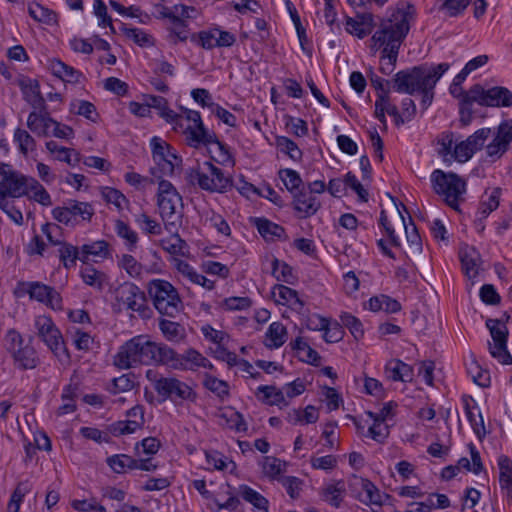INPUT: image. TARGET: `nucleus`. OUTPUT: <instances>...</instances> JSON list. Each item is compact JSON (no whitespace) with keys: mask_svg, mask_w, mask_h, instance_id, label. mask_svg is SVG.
I'll use <instances>...</instances> for the list:
<instances>
[{"mask_svg":"<svg viewBox=\"0 0 512 512\" xmlns=\"http://www.w3.org/2000/svg\"><path fill=\"white\" fill-rule=\"evenodd\" d=\"M273 295L277 297L275 301L282 305H298L300 308L304 306V302L298 297V292L288 286L277 284L273 288Z\"/></svg>","mask_w":512,"mask_h":512,"instance_id":"c756f323","label":"nucleus"},{"mask_svg":"<svg viewBox=\"0 0 512 512\" xmlns=\"http://www.w3.org/2000/svg\"><path fill=\"white\" fill-rule=\"evenodd\" d=\"M345 493V484L339 481L335 484L328 485L323 492L324 499L335 507H339Z\"/></svg>","mask_w":512,"mask_h":512,"instance_id":"a18cd8bd","label":"nucleus"},{"mask_svg":"<svg viewBox=\"0 0 512 512\" xmlns=\"http://www.w3.org/2000/svg\"><path fill=\"white\" fill-rule=\"evenodd\" d=\"M107 463L116 473H124L137 468L136 459L126 454L113 455L107 459Z\"/></svg>","mask_w":512,"mask_h":512,"instance_id":"4c0bfd02","label":"nucleus"},{"mask_svg":"<svg viewBox=\"0 0 512 512\" xmlns=\"http://www.w3.org/2000/svg\"><path fill=\"white\" fill-rule=\"evenodd\" d=\"M71 110L78 115L84 116L92 122H96L99 117L95 106L91 102L85 100L73 102L71 104Z\"/></svg>","mask_w":512,"mask_h":512,"instance_id":"5fc2aeb1","label":"nucleus"},{"mask_svg":"<svg viewBox=\"0 0 512 512\" xmlns=\"http://www.w3.org/2000/svg\"><path fill=\"white\" fill-rule=\"evenodd\" d=\"M182 197L171 182L161 180L158 185L157 205L167 230L175 229L181 224L182 214L177 210Z\"/></svg>","mask_w":512,"mask_h":512,"instance_id":"6e6552de","label":"nucleus"},{"mask_svg":"<svg viewBox=\"0 0 512 512\" xmlns=\"http://www.w3.org/2000/svg\"><path fill=\"white\" fill-rule=\"evenodd\" d=\"M189 7L184 5H176L172 9L163 8L161 16L170 21L171 26L175 25L182 19L189 18Z\"/></svg>","mask_w":512,"mask_h":512,"instance_id":"680f3d73","label":"nucleus"},{"mask_svg":"<svg viewBox=\"0 0 512 512\" xmlns=\"http://www.w3.org/2000/svg\"><path fill=\"white\" fill-rule=\"evenodd\" d=\"M26 176L15 172L4 182H0V198H19L26 195Z\"/></svg>","mask_w":512,"mask_h":512,"instance_id":"4be33fe9","label":"nucleus"},{"mask_svg":"<svg viewBox=\"0 0 512 512\" xmlns=\"http://www.w3.org/2000/svg\"><path fill=\"white\" fill-rule=\"evenodd\" d=\"M180 358L183 359V363L187 365V367H183L182 369L195 370L198 367H213L211 362L195 349H188Z\"/></svg>","mask_w":512,"mask_h":512,"instance_id":"58836bf2","label":"nucleus"},{"mask_svg":"<svg viewBox=\"0 0 512 512\" xmlns=\"http://www.w3.org/2000/svg\"><path fill=\"white\" fill-rule=\"evenodd\" d=\"M114 231L118 237L124 240L128 251L133 252L138 243L137 233L124 221L117 219L114 224Z\"/></svg>","mask_w":512,"mask_h":512,"instance_id":"7c9ffc66","label":"nucleus"},{"mask_svg":"<svg viewBox=\"0 0 512 512\" xmlns=\"http://www.w3.org/2000/svg\"><path fill=\"white\" fill-rule=\"evenodd\" d=\"M50 68L56 77L62 79L65 82L80 83V80L83 77L80 71L74 69L72 66H69L60 60H53L50 64Z\"/></svg>","mask_w":512,"mask_h":512,"instance_id":"c85d7f7f","label":"nucleus"},{"mask_svg":"<svg viewBox=\"0 0 512 512\" xmlns=\"http://www.w3.org/2000/svg\"><path fill=\"white\" fill-rule=\"evenodd\" d=\"M255 226L259 234L267 241H274L285 236V229L265 218H256Z\"/></svg>","mask_w":512,"mask_h":512,"instance_id":"cd10ccee","label":"nucleus"},{"mask_svg":"<svg viewBox=\"0 0 512 512\" xmlns=\"http://www.w3.org/2000/svg\"><path fill=\"white\" fill-rule=\"evenodd\" d=\"M67 204L69 206L73 219L79 216L82 218V220L90 221L92 216L94 215V208L88 202L69 200Z\"/></svg>","mask_w":512,"mask_h":512,"instance_id":"603ef678","label":"nucleus"},{"mask_svg":"<svg viewBox=\"0 0 512 512\" xmlns=\"http://www.w3.org/2000/svg\"><path fill=\"white\" fill-rule=\"evenodd\" d=\"M486 326L490 331L493 343H507L508 329L505 323L498 319H487Z\"/></svg>","mask_w":512,"mask_h":512,"instance_id":"49530a36","label":"nucleus"},{"mask_svg":"<svg viewBox=\"0 0 512 512\" xmlns=\"http://www.w3.org/2000/svg\"><path fill=\"white\" fill-rule=\"evenodd\" d=\"M153 354V363L166 365L173 369L187 367V365L183 363V359L180 358V355L163 343L153 342Z\"/></svg>","mask_w":512,"mask_h":512,"instance_id":"6ab92c4d","label":"nucleus"},{"mask_svg":"<svg viewBox=\"0 0 512 512\" xmlns=\"http://www.w3.org/2000/svg\"><path fill=\"white\" fill-rule=\"evenodd\" d=\"M153 341L139 335L120 346L113 363L119 369H129L137 365L153 363Z\"/></svg>","mask_w":512,"mask_h":512,"instance_id":"7ed1b4c3","label":"nucleus"},{"mask_svg":"<svg viewBox=\"0 0 512 512\" xmlns=\"http://www.w3.org/2000/svg\"><path fill=\"white\" fill-rule=\"evenodd\" d=\"M489 351L492 357L500 363L505 365L512 363V356L507 350V343H489Z\"/></svg>","mask_w":512,"mask_h":512,"instance_id":"774afa93","label":"nucleus"},{"mask_svg":"<svg viewBox=\"0 0 512 512\" xmlns=\"http://www.w3.org/2000/svg\"><path fill=\"white\" fill-rule=\"evenodd\" d=\"M257 390L264 395V400L269 405H288L284 397V392L277 389L275 386H259Z\"/></svg>","mask_w":512,"mask_h":512,"instance_id":"de8ad7c7","label":"nucleus"},{"mask_svg":"<svg viewBox=\"0 0 512 512\" xmlns=\"http://www.w3.org/2000/svg\"><path fill=\"white\" fill-rule=\"evenodd\" d=\"M512 141V119L499 124L493 140L486 146V154L491 158H500L509 148Z\"/></svg>","mask_w":512,"mask_h":512,"instance_id":"dca6fc26","label":"nucleus"},{"mask_svg":"<svg viewBox=\"0 0 512 512\" xmlns=\"http://www.w3.org/2000/svg\"><path fill=\"white\" fill-rule=\"evenodd\" d=\"M204 386L220 398H224L229 394V386L227 382L211 375H207L205 377Z\"/></svg>","mask_w":512,"mask_h":512,"instance_id":"e2e57ef3","label":"nucleus"},{"mask_svg":"<svg viewBox=\"0 0 512 512\" xmlns=\"http://www.w3.org/2000/svg\"><path fill=\"white\" fill-rule=\"evenodd\" d=\"M349 487L352 494L362 503L367 505H382L383 496L368 479L353 476L350 480Z\"/></svg>","mask_w":512,"mask_h":512,"instance_id":"4468645a","label":"nucleus"},{"mask_svg":"<svg viewBox=\"0 0 512 512\" xmlns=\"http://www.w3.org/2000/svg\"><path fill=\"white\" fill-rule=\"evenodd\" d=\"M159 328L168 341L180 342L185 337L184 328L179 323L163 319Z\"/></svg>","mask_w":512,"mask_h":512,"instance_id":"ea45409f","label":"nucleus"},{"mask_svg":"<svg viewBox=\"0 0 512 512\" xmlns=\"http://www.w3.org/2000/svg\"><path fill=\"white\" fill-rule=\"evenodd\" d=\"M431 182L434 191L443 197L445 203L454 210H459L460 203L464 200L466 182L453 172H444L440 169L433 171Z\"/></svg>","mask_w":512,"mask_h":512,"instance_id":"423d86ee","label":"nucleus"},{"mask_svg":"<svg viewBox=\"0 0 512 512\" xmlns=\"http://www.w3.org/2000/svg\"><path fill=\"white\" fill-rule=\"evenodd\" d=\"M59 258L65 268L75 266L76 260L80 259L78 248L66 242L62 243L59 248Z\"/></svg>","mask_w":512,"mask_h":512,"instance_id":"3c124183","label":"nucleus"},{"mask_svg":"<svg viewBox=\"0 0 512 512\" xmlns=\"http://www.w3.org/2000/svg\"><path fill=\"white\" fill-rule=\"evenodd\" d=\"M293 196L292 205L299 218H308L315 215L322 204L316 195L307 191L305 186L296 191Z\"/></svg>","mask_w":512,"mask_h":512,"instance_id":"f3484780","label":"nucleus"},{"mask_svg":"<svg viewBox=\"0 0 512 512\" xmlns=\"http://www.w3.org/2000/svg\"><path fill=\"white\" fill-rule=\"evenodd\" d=\"M152 150V158L156 164V168H152L151 172L155 177L158 170L162 175H172L175 168L179 167L182 163L181 157L176 154V151L160 137H153L150 141Z\"/></svg>","mask_w":512,"mask_h":512,"instance_id":"1a4fd4ad","label":"nucleus"},{"mask_svg":"<svg viewBox=\"0 0 512 512\" xmlns=\"http://www.w3.org/2000/svg\"><path fill=\"white\" fill-rule=\"evenodd\" d=\"M449 91L453 97L458 98L460 100V113L464 116V112L467 111L466 123H470L472 118L471 105L474 103V101L470 100L469 98L470 90L466 92L463 90L461 85L452 82Z\"/></svg>","mask_w":512,"mask_h":512,"instance_id":"c9c22d12","label":"nucleus"},{"mask_svg":"<svg viewBox=\"0 0 512 512\" xmlns=\"http://www.w3.org/2000/svg\"><path fill=\"white\" fill-rule=\"evenodd\" d=\"M135 223L146 234L160 235L162 233L161 224L145 213L136 215Z\"/></svg>","mask_w":512,"mask_h":512,"instance_id":"09e8293b","label":"nucleus"},{"mask_svg":"<svg viewBox=\"0 0 512 512\" xmlns=\"http://www.w3.org/2000/svg\"><path fill=\"white\" fill-rule=\"evenodd\" d=\"M387 377L393 381L410 382L413 379V369L401 360H392L386 365Z\"/></svg>","mask_w":512,"mask_h":512,"instance_id":"a878e982","label":"nucleus"},{"mask_svg":"<svg viewBox=\"0 0 512 512\" xmlns=\"http://www.w3.org/2000/svg\"><path fill=\"white\" fill-rule=\"evenodd\" d=\"M499 482L502 489L507 490V494L512 493V461L505 455L498 458Z\"/></svg>","mask_w":512,"mask_h":512,"instance_id":"e433bc0d","label":"nucleus"},{"mask_svg":"<svg viewBox=\"0 0 512 512\" xmlns=\"http://www.w3.org/2000/svg\"><path fill=\"white\" fill-rule=\"evenodd\" d=\"M512 141V119L499 124L493 140L486 146V154L491 158H500L509 148Z\"/></svg>","mask_w":512,"mask_h":512,"instance_id":"2eb2a0df","label":"nucleus"},{"mask_svg":"<svg viewBox=\"0 0 512 512\" xmlns=\"http://www.w3.org/2000/svg\"><path fill=\"white\" fill-rule=\"evenodd\" d=\"M211 144H215L214 150H210V153H213L211 156L212 160L221 165L230 164L231 166H234L235 161L229 151V148L224 143L220 142L216 137V142H212Z\"/></svg>","mask_w":512,"mask_h":512,"instance_id":"8fccbe9b","label":"nucleus"},{"mask_svg":"<svg viewBox=\"0 0 512 512\" xmlns=\"http://www.w3.org/2000/svg\"><path fill=\"white\" fill-rule=\"evenodd\" d=\"M501 194L502 190L499 187L485 190L481 197L477 212L478 215H480L478 219L480 223L482 222L483 219L487 218L490 215V213H492L498 208L500 204Z\"/></svg>","mask_w":512,"mask_h":512,"instance_id":"5701e85b","label":"nucleus"},{"mask_svg":"<svg viewBox=\"0 0 512 512\" xmlns=\"http://www.w3.org/2000/svg\"><path fill=\"white\" fill-rule=\"evenodd\" d=\"M469 98L481 106H512V92L506 87L501 86L484 89L480 84H475L470 88Z\"/></svg>","mask_w":512,"mask_h":512,"instance_id":"f8f14e48","label":"nucleus"},{"mask_svg":"<svg viewBox=\"0 0 512 512\" xmlns=\"http://www.w3.org/2000/svg\"><path fill=\"white\" fill-rule=\"evenodd\" d=\"M184 134L187 144L193 148H198L201 145L207 146L212 142H216V134L208 131L203 123L200 125H189L184 130Z\"/></svg>","mask_w":512,"mask_h":512,"instance_id":"aec40b11","label":"nucleus"},{"mask_svg":"<svg viewBox=\"0 0 512 512\" xmlns=\"http://www.w3.org/2000/svg\"><path fill=\"white\" fill-rule=\"evenodd\" d=\"M146 378L163 400L170 399L174 402L178 400L196 401L197 394L192 387L176 377H163L157 371L149 369L146 371Z\"/></svg>","mask_w":512,"mask_h":512,"instance_id":"0eeeda50","label":"nucleus"},{"mask_svg":"<svg viewBox=\"0 0 512 512\" xmlns=\"http://www.w3.org/2000/svg\"><path fill=\"white\" fill-rule=\"evenodd\" d=\"M102 196L106 202L113 204L118 211H122L129 204L125 195L115 188L105 187L102 190Z\"/></svg>","mask_w":512,"mask_h":512,"instance_id":"864d4df0","label":"nucleus"},{"mask_svg":"<svg viewBox=\"0 0 512 512\" xmlns=\"http://www.w3.org/2000/svg\"><path fill=\"white\" fill-rule=\"evenodd\" d=\"M286 338V327L280 322H273L266 332V346L269 348H279L285 343Z\"/></svg>","mask_w":512,"mask_h":512,"instance_id":"f704fd0d","label":"nucleus"},{"mask_svg":"<svg viewBox=\"0 0 512 512\" xmlns=\"http://www.w3.org/2000/svg\"><path fill=\"white\" fill-rule=\"evenodd\" d=\"M115 299L119 309H127L148 317L151 310L147 305L145 293L134 283L125 282L115 289Z\"/></svg>","mask_w":512,"mask_h":512,"instance_id":"9d476101","label":"nucleus"},{"mask_svg":"<svg viewBox=\"0 0 512 512\" xmlns=\"http://www.w3.org/2000/svg\"><path fill=\"white\" fill-rule=\"evenodd\" d=\"M122 31L128 38L132 39L141 47L152 46L154 44L152 36L141 29L123 26Z\"/></svg>","mask_w":512,"mask_h":512,"instance_id":"bf43d9fd","label":"nucleus"},{"mask_svg":"<svg viewBox=\"0 0 512 512\" xmlns=\"http://www.w3.org/2000/svg\"><path fill=\"white\" fill-rule=\"evenodd\" d=\"M21 90L24 99L34 108V110H45L47 105L40 93V87L37 80L29 79L25 82H21Z\"/></svg>","mask_w":512,"mask_h":512,"instance_id":"b1692460","label":"nucleus"},{"mask_svg":"<svg viewBox=\"0 0 512 512\" xmlns=\"http://www.w3.org/2000/svg\"><path fill=\"white\" fill-rule=\"evenodd\" d=\"M54 119L50 116L48 108L32 111L27 119L28 128L38 136H47Z\"/></svg>","mask_w":512,"mask_h":512,"instance_id":"412c9836","label":"nucleus"},{"mask_svg":"<svg viewBox=\"0 0 512 512\" xmlns=\"http://www.w3.org/2000/svg\"><path fill=\"white\" fill-rule=\"evenodd\" d=\"M29 15L37 22L52 24L56 21V14L43 7L39 3H33L28 6Z\"/></svg>","mask_w":512,"mask_h":512,"instance_id":"c03bdc74","label":"nucleus"},{"mask_svg":"<svg viewBox=\"0 0 512 512\" xmlns=\"http://www.w3.org/2000/svg\"><path fill=\"white\" fill-rule=\"evenodd\" d=\"M142 428L141 421H132L130 419L125 421H117L111 425L110 431L114 436H121L131 434Z\"/></svg>","mask_w":512,"mask_h":512,"instance_id":"13d9d810","label":"nucleus"},{"mask_svg":"<svg viewBox=\"0 0 512 512\" xmlns=\"http://www.w3.org/2000/svg\"><path fill=\"white\" fill-rule=\"evenodd\" d=\"M35 327L37 329L38 336L44 341L56 357L59 359H62V357L67 359L69 358L61 332L55 326L50 317L45 315L38 316L35 319Z\"/></svg>","mask_w":512,"mask_h":512,"instance_id":"9b49d317","label":"nucleus"},{"mask_svg":"<svg viewBox=\"0 0 512 512\" xmlns=\"http://www.w3.org/2000/svg\"><path fill=\"white\" fill-rule=\"evenodd\" d=\"M176 268L179 273L189 279L192 283L200 285L207 290H212L214 288V281L206 278L202 274L197 273V271H195L189 263L183 260H177Z\"/></svg>","mask_w":512,"mask_h":512,"instance_id":"bb28decb","label":"nucleus"},{"mask_svg":"<svg viewBox=\"0 0 512 512\" xmlns=\"http://www.w3.org/2000/svg\"><path fill=\"white\" fill-rule=\"evenodd\" d=\"M276 145L283 153L289 155L293 160H297L302 157V152L298 148L297 144L287 137H277Z\"/></svg>","mask_w":512,"mask_h":512,"instance_id":"69168bd1","label":"nucleus"},{"mask_svg":"<svg viewBox=\"0 0 512 512\" xmlns=\"http://www.w3.org/2000/svg\"><path fill=\"white\" fill-rule=\"evenodd\" d=\"M342 325L347 327L353 337L358 340L363 337L364 330L361 321L350 313H343L340 316Z\"/></svg>","mask_w":512,"mask_h":512,"instance_id":"052dcab7","label":"nucleus"},{"mask_svg":"<svg viewBox=\"0 0 512 512\" xmlns=\"http://www.w3.org/2000/svg\"><path fill=\"white\" fill-rule=\"evenodd\" d=\"M459 257L465 275L470 280L475 279L482 266L480 253L474 247L465 245L460 248Z\"/></svg>","mask_w":512,"mask_h":512,"instance_id":"a211bd4d","label":"nucleus"},{"mask_svg":"<svg viewBox=\"0 0 512 512\" xmlns=\"http://www.w3.org/2000/svg\"><path fill=\"white\" fill-rule=\"evenodd\" d=\"M415 9L406 2H401L392 11L387 19H383L379 29L371 37V49L377 51L383 47L382 58L388 59L383 64L381 72L389 75L393 72L400 46L410 30V22L413 20Z\"/></svg>","mask_w":512,"mask_h":512,"instance_id":"f257e3e1","label":"nucleus"},{"mask_svg":"<svg viewBox=\"0 0 512 512\" xmlns=\"http://www.w3.org/2000/svg\"><path fill=\"white\" fill-rule=\"evenodd\" d=\"M285 462H282L276 457L267 456L264 457L262 462V469L266 476L275 478L280 475L285 469Z\"/></svg>","mask_w":512,"mask_h":512,"instance_id":"4d7b16f0","label":"nucleus"},{"mask_svg":"<svg viewBox=\"0 0 512 512\" xmlns=\"http://www.w3.org/2000/svg\"><path fill=\"white\" fill-rule=\"evenodd\" d=\"M467 371L471 378L473 379L474 383L481 387H487L490 384V375L489 372L486 370H483L477 362L472 361Z\"/></svg>","mask_w":512,"mask_h":512,"instance_id":"0e129e2a","label":"nucleus"},{"mask_svg":"<svg viewBox=\"0 0 512 512\" xmlns=\"http://www.w3.org/2000/svg\"><path fill=\"white\" fill-rule=\"evenodd\" d=\"M396 224L402 226L406 233L407 242L411 253H420L422 251V241L415 224L410 219L409 225L406 224L402 211L397 208Z\"/></svg>","mask_w":512,"mask_h":512,"instance_id":"393cba45","label":"nucleus"},{"mask_svg":"<svg viewBox=\"0 0 512 512\" xmlns=\"http://www.w3.org/2000/svg\"><path fill=\"white\" fill-rule=\"evenodd\" d=\"M83 282L89 286L102 288L103 273L97 271L93 267H85L80 272Z\"/></svg>","mask_w":512,"mask_h":512,"instance_id":"338daca9","label":"nucleus"},{"mask_svg":"<svg viewBox=\"0 0 512 512\" xmlns=\"http://www.w3.org/2000/svg\"><path fill=\"white\" fill-rule=\"evenodd\" d=\"M148 294L155 309L162 315L176 317L183 308L177 289L166 280H151L148 283Z\"/></svg>","mask_w":512,"mask_h":512,"instance_id":"39448f33","label":"nucleus"},{"mask_svg":"<svg viewBox=\"0 0 512 512\" xmlns=\"http://www.w3.org/2000/svg\"><path fill=\"white\" fill-rule=\"evenodd\" d=\"M448 63H440L428 68L424 65L401 70L393 78V89L399 93L422 94V105L427 108L434 98V88L438 80L449 69Z\"/></svg>","mask_w":512,"mask_h":512,"instance_id":"f03ea898","label":"nucleus"},{"mask_svg":"<svg viewBox=\"0 0 512 512\" xmlns=\"http://www.w3.org/2000/svg\"><path fill=\"white\" fill-rule=\"evenodd\" d=\"M21 293L29 294V297L40 303H43L52 309H61L62 298L60 294L51 286L38 281L20 282Z\"/></svg>","mask_w":512,"mask_h":512,"instance_id":"ddd939ff","label":"nucleus"},{"mask_svg":"<svg viewBox=\"0 0 512 512\" xmlns=\"http://www.w3.org/2000/svg\"><path fill=\"white\" fill-rule=\"evenodd\" d=\"M13 357L21 369H33L37 366L38 363L36 351L31 346L18 348L13 353Z\"/></svg>","mask_w":512,"mask_h":512,"instance_id":"72a5a7b5","label":"nucleus"},{"mask_svg":"<svg viewBox=\"0 0 512 512\" xmlns=\"http://www.w3.org/2000/svg\"><path fill=\"white\" fill-rule=\"evenodd\" d=\"M279 177L292 195H294L296 191H300V187L303 186V181L299 173L295 170L282 169L279 171Z\"/></svg>","mask_w":512,"mask_h":512,"instance_id":"37998d69","label":"nucleus"},{"mask_svg":"<svg viewBox=\"0 0 512 512\" xmlns=\"http://www.w3.org/2000/svg\"><path fill=\"white\" fill-rule=\"evenodd\" d=\"M109 255V243L105 240H99L81 247L80 260L86 262L90 256L105 259Z\"/></svg>","mask_w":512,"mask_h":512,"instance_id":"473e14b6","label":"nucleus"},{"mask_svg":"<svg viewBox=\"0 0 512 512\" xmlns=\"http://www.w3.org/2000/svg\"><path fill=\"white\" fill-rule=\"evenodd\" d=\"M13 140L18 145L20 153L24 156L36 149L35 139L24 129L17 128L14 132Z\"/></svg>","mask_w":512,"mask_h":512,"instance_id":"79ce46f5","label":"nucleus"},{"mask_svg":"<svg viewBox=\"0 0 512 512\" xmlns=\"http://www.w3.org/2000/svg\"><path fill=\"white\" fill-rule=\"evenodd\" d=\"M119 266L124 269L127 274L132 278L141 276L143 266L132 255L124 254L118 262Z\"/></svg>","mask_w":512,"mask_h":512,"instance_id":"6e6d98bb","label":"nucleus"},{"mask_svg":"<svg viewBox=\"0 0 512 512\" xmlns=\"http://www.w3.org/2000/svg\"><path fill=\"white\" fill-rule=\"evenodd\" d=\"M237 493L243 500L259 509L260 512H268V500L256 490L247 485H240Z\"/></svg>","mask_w":512,"mask_h":512,"instance_id":"2f4dec72","label":"nucleus"},{"mask_svg":"<svg viewBox=\"0 0 512 512\" xmlns=\"http://www.w3.org/2000/svg\"><path fill=\"white\" fill-rule=\"evenodd\" d=\"M272 275L278 281H282L288 284H293L296 280V276L293 273V269L286 262L280 261L277 258L272 260Z\"/></svg>","mask_w":512,"mask_h":512,"instance_id":"a19ab883","label":"nucleus"},{"mask_svg":"<svg viewBox=\"0 0 512 512\" xmlns=\"http://www.w3.org/2000/svg\"><path fill=\"white\" fill-rule=\"evenodd\" d=\"M185 177L191 185L208 192L224 193L232 186V180L210 161L188 169Z\"/></svg>","mask_w":512,"mask_h":512,"instance_id":"20e7f679","label":"nucleus"}]
</instances>
